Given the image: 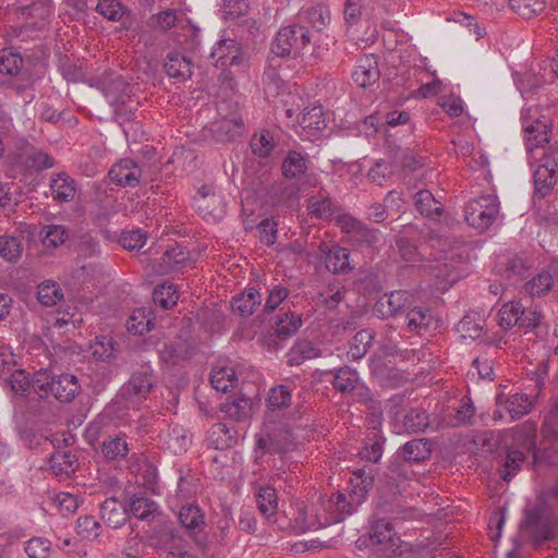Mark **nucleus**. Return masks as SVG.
<instances>
[{"mask_svg":"<svg viewBox=\"0 0 558 558\" xmlns=\"http://www.w3.org/2000/svg\"><path fill=\"white\" fill-rule=\"evenodd\" d=\"M159 356L166 363L178 364L190 356V347L184 341L169 342L159 351Z\"/></svg>","mask_w":558,"mask_h":558,"instance_id":"8fccbe9b","label":"nucleus"},{"mask_svg":"<svg viewBox=\"0 0 558 558\" xmlns=\"http://www.w3.org/2000/svg\"><path fill=\"white\" fill-rule=\"evenodd\" d=\"M23 66V58L19 52L11 49L0 51V73L14 76L17 75Z\"/></svg>","mask_w":558,"mask_h":558,"instance_id":"864d4df0","label":"nucleus"},{"mask_svg":"<svg viewBox=\"0 0 558 558\" xmlns=\"http://www.w3.org/2000/svg\"><path fill=\"white\" fill-rule=\"evenodd\" d=\"M499 215V201L496 195L486 194L471 199L465 206L464 218L466 223L485 232L495 222Z\"/></svg>","mask_w":558,"mask_h":558,"instance_id":"20e7f679","label":"nucleus"},{"mask_svg":"<svg viewBox=\"0 0 558 558\" xmlns=\"http://www.w3.org/2000/svg\"><path fill=\"white\" fill-rule=\"evenodd\" d=\"M548 150L549 153H544V162L534 172L535 192L542 197L546 196L557 182L558 148L549 146Z\"/></svg>","mask_w":558,"mask_h":558,"instance_id":"9d476101","label":"nucleus"},{"mask_svg":"<svg viewBox=\"0 0 558 558\" xmlns=\"http://www.w3.org/2000/svg\"><path fill=\"white\" fill-rule=\"evenodd\" d=\"M302 326V318L300 314L288 311L280 315L276 322L275 331L279 339H288L296 333Z\"/></svg>","mask_w":558,"mask_h":558,"instance_id":"ea45409f","label":"nucleus"},{"mask_svg":"<svg viewBox=\"0 0 558 558\" xmlns=\"http://www.w3.org/2000/svg\"><path fill=\"white\" fill-rule=\"evenodd\" d=\"M142 177L141 168L130 158L114 163L109 170V178L120 186L135 187Z\"/></svg>","mask_w":558,"mask_h":558,"instance_id":"4468645a","label":"nucleus"},{"mask_svg":"<svg viewBox=\"0 0 558 558\" xmlns=\"http://www.w3.org/2000/svg\"><path fill=\"white\" fill-rule=\"evenodd\" d=\"M522 129L541 128L542 130L553 129L551 108L539 106L523 108L521 111Z\"/></svg>","mask_w":558,"mask_h":558,"instance_id":"a211bd4d","label":"nucleus"},{"mask_svg":"<svg viewBox=\"0 0 558 558\" xmlns=\"http://www.w3.org/2000/svg\"><path fill=\"white\" fill-rule=\"evenodd\" d=\"M350 493L355 496L356 500L365 501L368 492L374 486V476L371 470L365 468L353 471L349 482Z\"/></svg>","mask_w":558,"mask_h":558,"instance_id":"2f4dec72","label":"nucleus"},{"mask_svg":"<svg viewBox=\"0 0 558 558\" xmlns=\"http://www.w3.org/2000/svg\"><path fill=\"white\" fill-rule=\"evenodd\" d=\"M24 166L27 169L43 171L54 166L53 158L39 149H32L24 157Z\"/></svg>","mask_w":558,"mask_h":558,"instance_id":"680f3d73","label":"nucleus"},{"mask_svg":"<svg viewBox=\"0 0 558 558\" xmlns=\"http://www.w3.org/2000/svg\"><path fill=\"white\" fill-rule=\"evenodd\" d=\"M23 252L21 241L11 235L0 236V256L9 263H16Z\"/></svg>","mask_w":558,"mask_h":558,"instance_id":"6e6d98bb","label":"nucleus"},{"mask_svg":"<svg viewBox=\"0 0 558 558\" xmlns=\"http://www.w3.org/2000/svg\"><path fill=\"white\" fill-rule=\"evenodd\" d=\"M402 316H404V323L408 330L416 333L427 330L433 319L429 310L415 305L414 301Z\"/></svg>","mask_w":558,"mask_h":558,"instance_id":"a878e982","label":"nucleus"},{"mask_svg":"<svg viewBox=\"0 0 558 558\" xmlns=\"http://www.w3.org/2000/svg\"><path fill=\"white\" fill-rule=\"evenodd\" d=\"M155 386L154 372L149 366H142L132 373L128 383L119 390V397L126 403L136 407L147 399Z\"/></svg>","mask_w":558,"mask_h":558,"instance_id":"0eeeda50","label":"nucleus"},{"mask_svg":"<svg viewBox=\"0 0 558 558\" xmlns=\"http://www.w3.org/2000/svg\"><path fill=\"white\" fill-rule=\"evenodd\" d=\"M428 425L429 416L422 408L411 409L403 417V427L409 434L423 433Z\"/></svg>","mask_w":558,"mask_h":558,"instance_id":"a18cd8bd","label":"nucleus"},{"mask_svg":"<svg viewBox=\"0 0 558 558\" xmlns=\"http://www.w3.org/2000/svg\"><path fill=\"white\" fill-rule=\"evenodd\" d=\"M100 515L111 529H119L129 518L126 506L116 497L107 498L100 506Z\"/></svg>","mask_w":558,"mask_h":558,"instance_id":"f3484780","label":"nucleus"},{"mask_svg":"<svg viewBox=\"0 0 558 558\" xmlns=\"http://www.w3.org/2000/svg\"><path fill=\"white\" fill-rule=\"evenodd\" d=\"M299 23L310 24L315 31L322 32L330 22V12L327 5L317 4L300 11Z\"/></svg>","mask_w":558,"mask_h":558,"instance_id":"c85d7f7f","label":"nucleus"},{"mask_svg":"<svg viewBox=\"0 0 558 558\" xmlns=\"http://www.w3.org/2000/svg\"><path fill=\"white\" fill-rule=\"evenodd\" d=\"M368 537L377 546L376 554L379 558H393L399 555L401 539L393 532L391 522L383 517L372 523Z\"/></svg>","mask_w":558,"mask_h":558,"instance_id":"1a4fd4ad","label":"nucleus"},{"mask_svg":"<svg viewBox=\"0 0 558 558\" xmlns=\"http://www.w3.org/2000/svg\"><path fill=\"white\" fill-rule=\"evenodd\" d=\"M50 191L53 199L58 202H71L76 193L75 181L65 172H60L51 178Z\"/></svg>","mask_w":558,"mask_h":558,"instance_id":"c756f323","label":"nucleus"},{"mask_svg":"<svg viewBox=\"0 0 558 558\" xmlns=\"http://www.w3.org/2000/svg\"><path fill=\"white\" fill-rule=\"evenodd\" d=\"M507 410L513 420L520 418L532 410V402L526 395L514 393L507 399Z\"/></svg>","mask_w":558,"mask_h":558,"instance_id":"69168bd1","label":"nucleus"},{"mask_svg":"<svg viewBox=\"0 0 558 558\" xmlns=\"http://www.w3.org/2000/svg\"><path fill=\"white\" fill-rule=\"evenodd\" d=\"M221 412L236 422L244 421L250 415L251 400L247 398H238L231 402H225L220 405Z\"/></svg>","mask_w":558,"mask_h":558,"instance_id":"603ef678","label":"nucleus"},{"mask_svg":"<svg viewBox=\"0 0 558 558\" xmlns=\"http://www.w3.org/2000/svg\"><path fill=\"white\" fill-rule=\"evenodd\" d=\"M415 206L417 210L430 218L438 219L442 214V207L428 190H421L415 194Z\"/></svg>","mask_w":558,"mask_h":558,"instance_id":"58836bf2","label":"nucleus"},{"mask_svg":"<svg viewBox=\"0 0 558 558\" xmlns=\"http://www.w3.org/2000/svg\"><path fill=\"white\" fill-rule=\"evenodd\" d=\"M181 524L193 534L199 533L205 526L204 513L197 505L187 504L179 511Z\"/></svg>","mask_w":558,"mask_h":558,"instance_id":"72a5a7b5","label":"nucleus"},{"mask_svg":"<svg viewBox=\"0 0 558 558\" xmlns=\"http://www.w3.org/2000/svg\"><path fill=\"white\" fill-rule=\"evenodd\" d=\"M153 300L156 305L163 310L171 308L179 300V295L173 284H159L154 289Z\"/></svg>","mask_w":558,"mask_h":558,"instance_id":"4d7b16f0","label":"nucleus"},{"mask_svg":"<svg viewBox=\"0 0 558 558\" xmlns=\"http://www.w3.org/2000/svg\"><path fill=\"white\" fill-rule=\"evenodd\" d=\"M126 508L128 513L142 521H153L159 514L158 504L143 494H134Z\"/></svg>","mask_w":558,"mask_h":558,"instance_id":"aec40b11","label":"nucleus"},{"mask_svg":"<svg viewBox=\"0 0 558 558\" xmlns=\"http://www.w3.org/2000/svg\"><path fill=\"white\" fill-rule=\"evenodd\" d=\"M178 22V15L174 10H165L157 14H153L148 21L147 25L151 29L166 32L175 26Z\"/></svg>","mask_w":558,"mask_h":558,"instance_id":"0e129e2a","label":"nucleus"},{"mask_svg":"<svg viewBox=\"0 0 558 558\" xmlns=\"http://www.w3.org/2000/svg\"><path fill=\"white\" fill-rule=\"evenodd\" d=\"M344 296V287L340 281L333 280L329 282L326 288L320 291L316 298L315 302L317 305L324 306L328 310L336 308Z\"/></svg>","mask_w":558,"mask_h":558,"instance_id":"4c0bfd02","label":"nucleus"},{"mask_svg":"<svg viewBox=\"0 0 558 558\" xmlns=\"http://www.w3.org/2000/svg\"><path fill=\"white\" fill-rule=\"evenodd\" d=\"M512 442L507 447L521 449L524 453L532 452L534 460H537L536 451V427L534 424H523L511 432Z\"/></svg>","mask_w":558,"mask_h":558,"instance_id":"6ab92c4d","label":"nucleus"},{"mask_svg":"<svg viewBox=\"0 0 558 558\" xmlns=\"http://www.w3.org/2000/svg\"><path fill=\"white\" fill-rule=\"evenodd\" d=\"M189 263V252L180 245H173L165 251L158 264V272L161 275L177 271Z\"/></svg>","mask_w":558,"mask_h":558,"instance_id":"4be33fe9","label":"nucleus"},{"mask_svg":"<svg viewBox=\"0 0 558 558\" xmlns=\"http://www.w3.org/2000/svg\"><path fill=\"white\" fill-rule=\"evenodd\" d=\"M330 373L333 374L332 385L337 391L351 392L356 388L359 375L354 369L345 366Z\"/></svg>","mask_w":558,"mask_h":558,"instance_id":"09e8293b","label":"nucleus"},{"mask_svg":"<svg viewBox=\"0 0 558 558\" xmlns=\"http://www.w3.org/2000/svg\"><path fill=\"white\" fill-rule=\"evenodd\" d=\"M312 41L308 28L301 23L281 27L271 43V52L280 58L296 57Z\"/></svg>","mask_w":558,"mask_h":558,"instance_id":"7ed1b4c3","label":"nucleus"},{"mask_svg":"<svg viewBox=\"0 0 558 558\" xmlns=\"http://www.w3.org/2000/svg\"><path fill=\"white\" fill-rule=\"evenodd\" d=\"M379 77L378 61L374 54H367L357 60L352 73V78L357 86L366 88L377 83Z\"/></svg>","mask_w":558,"mask_h":558,"instance_id":"dca6fc26","label":"nucleus"},{"mask_svg":"<svg viewBox=\"0 0 558 558\" xmlns=\"http://www.w3.org/2000/svg\"><path fill=\"white\" fill-rule=\"evenodd\" d=\"M155 316L150 308H136L126 322V329L133 335H144L153 329Z\"/></svg>","mask_w":558,"mask_h":558,"instance_id":"473e14b6","label":"nucleus"},{"mask_svg":"<svg viewBox=\"0 0 558 558\" xmlns=\"http://www.w3.org/2000/svg\"><path fill=\"white\" fill-rule=\"evenodd\" d=\"M129 451L124 435L108 436L101 442V453L108 461H120L128 456Z\"/></svg>","mask_w":558,"mask_h":558,"instance_id":"f704fd0d","label":"nucleus"},{"mask_svg":"<svg viewBox=\"0 0 558 558\" xmlns=\"http://www.w3.org/2000/svg\"><path fill=\"white\" fill-rule=\"evenodd\" d=\"M163 68L170 77L180 81H185L193 74L191 60L183 53L177 51L167 54Z\"/></svg>","mask_w":558,"mask_h":558,"instance_id":"b1692460","label":"nucleus"},{"mask_svg":"<svg viewBox=\"0 0 558 558\" xmlns=\"http://www.w3.org/2000/svg\"><path fill=\"white\" fill-rule=\"evenodd\" d=\"M384 438L375 435L367 438L359 454L361 459L369 462H378L383 454Z\"/></svg>","mask_w":558,"mask_h":558,"instance_id":"774afa93","label":"nucleus"},{"mask_svg":"<svg viewBox=\"0 0 558 558\" xmlns=\"http://www.w3.org/2000/svg\"><path fill=\"white\" fill-rule=\"evenodd\" d=\"M40 241L45 247L57 248L69 238V230L64 226H44L39 232Z\"/></svg>","mask_w":558,"mask_h":558,"instance_id":"c03bdc74","label":"nucleus"},{"mask_svg":"<svg viewBox=\"0 0 558 558\" xmlns=\"http://www.w3.org/2000/svg\"><path fill=\"white\" fill-rule=\"evenodd\" d=\"M519 314H522V304L520 302L510 301L504 304L498 312L499 326L504 329L517 326Z\"/></svg>","mask_w":558,"mask_h":558,"instance_id":"bf43d9fd","label":"nucleus"},{"mask_svg":"<svg viewBox=\"0 0 558 558\" xmlns=\"http://www.w3.org/2000/svg\"><path fill=\"white\" fill-rule=\"evenodd\" d=\"M525 146L527 151L532 153L536 148H545V145L549 143L553 129L542 130L541 128L523 129Z\"/></svg>","mask_w":558,"mask_h":558,"instance_id":"052dcab7","label":"nucleus"},{"mask_svg":"<svg viewBox=\"0 0 558 558\" xmlns=\"http://www.w3.org/2000/svg\"><path fill=\"white\" fill-rule=\"evenodd\" d=\"M430 442L426 438L412 439L401 448L402 459L407 462H421L430 456Z\"/></svg>","mask_w":558,"mask_h":558,"instance_id":"c9c22d12","label":"nucleus"},{"mask_svg":"<svg viewBox=\"0 0 558 558\" xmlns=\"http://www.w3.org/2000/svg\"><path fill=\"white\" fill-rule=\"evenodd\" d=\"M556 519L545 501H538L525 508L520 532L527 539L539 545L554 537Z\"/></svg>","mask_w":558,"mask_h":558,"instance_id":"f257e3e1","label":"nucleus"},{"mask_svg":"<svg viewBox=\"0 0 558 558\" xmlns=\"http://www.w3.org/2000/svg\"><path fill=\"white\" fill-rule=\"evenodd\" d=\"M49 465L56 475L70 477L78 465L77 457L70 450L53 452L49 459Z\"/></svg>","mask_w":558,"mask_h":558,"instance_id":"cd10ccee","label":"nucleus"},{"mask_svg":"<svg viewBox=\"0 0 558 558\" xmlns=\"http://www.w3.org/2000/svg\"><path fill=\"white\" fill-rule=\"evenodd\" d=\"M412 302L413 298L409 292L392 291L376 302L374 312L380 318L402 316Z\"/></svg>","mask_w":558,"mask_h":558,"instance_id":"ddd939ff","label":"nucleus"},{"mask_svg":"<svg viewBox=\"0 0 558 558\" xmlns=\"http://www.w3.org/2000/svg\"><path fill=\"white\" fill-rule=\"evenodd\" d=\"M33 389L40 398L53 396L60 402H71L80 391L76 376L71 374L52 375L48 371L35 373Z\"/></svg>","mask_w":558,"mask_h":558,"instance_id":"f03ea898","label":"nucleus"},{"mask_svg":"<svg viewBox=\"0 0 558 558\" xmlns=\"http://www.w3.org/2000/svg\"><path fill=\"white\" fill-rule=\"evenodd\" d=\"M515 83L522 96H530L537 92L544 84V78L531 72L518 75Z\"/></svg>","mask_w":558,"mask_h":558,"instance_id":"338daca9","label":"nucleus"},{"mask_svg":"<svg viewBox=\"0 0 558 558\" xmlns=\"http://www.w3.org/2000/svg\"><path fill=\"white\" fill-rule=\"evenodd\" d=\"M554 287V277L549 271L543 270L525 283V291L531 296L546 295Z\"/></svg>","mask_w":558,"mask_h":558,"instance_id":"3c124183","label":"nucleus"},{"mask_svg":"<svg viewBox=\"0 0 558 558\" xmlns=\"http://www.w3.org/2000/svg\"><path fill=\"white\" fill-rule=\"evenodd\" d=\"M506 456L500 461V476L504 481L510 482L525 461V453L518 448L505 446Z\"/></svg>","mask_w":558,"mask_h":558,"instance_id":"7c9ffc66","label":"nucleus"},{"mask_svg":"<svg viewBox=\"0 0 558 558\" xmlns=\"http://www.w3.org/2000/svg\"><path fill=\"white\" fill-rule=\"evenodd\" d=\"M243 129L244 122L240 117L223 118L211 125V132L219 142H228L241 136Z\"/></svg>","mask_w":558,"mask_h":558,"instance_id":"393cba45","label":"nucleus"},{"mask_svg":"<svg viewBox=\"0 0 558 558\" xmlns=\"http://www.w3.org/2000/svg\"><path fill=\"white\" fill-rule=\"evenodd\" d=\"M299 123L301 128L311 134L322 131L327 126L325 113L322 106H314L304 108L302 111Z\"/></svg>","mask_w":558,"mask_h":558,"instance_id":"e433bc0d","label":"nucleus"},{"mask_svg":"<svg viewBox=\"0 0 558 558\" xmlns=\"http://www.w3.org/2000/svg\"><path fill=\"white\" fill-rule=\"evenodd\" d=\"M542 435L546 439L558 438V397L553 399L544 416Z\"/></svg>","mask_w":558,"mask_h":558,"instance_id":"5fc2aeb1","label":"nucleus"},{"mask_svg":"<svg viewBox=\"0 0 558 558\" xmlns=\"http://www.w3.org/2000/svg\"><path fill=\"white\" fill-rule=\"evenodd\" d=\"M208 447L225 450L236 442L235 432H232L225 423L214 424L207 433Z\"/></svg>","mask_w":558,"mask_h":558,"instance_id":"bb28decb","label":"nucleus"},{"mask_svg":"<svg viewBox=\"0 0 558 558\" xmlns=\"http://www.w3.org/2000/svg\"><path fill=\"white\" fill-rule=\"evenodd\" d=\"M252 153L259 158H267L275 148V138L270 131L260 130L255 132L250 142Z\"/></svg>","mask_w":558,"mask_h":558,"instance_id":"79ce46f5","label":"nucleus"},{"mask_svg":"<svg viewBox=\"0 0 558 558\" xmlns=\"http://www.w3.org/2000/svg\"><path fill=\"white\" fill-rule=\"evenodd\" d=\"M405 462L407 461L403 459H395L385 472L384 482L380 486H389L396 489V485H398V489H400L401 483H403L409 475Z\"/></svg>","mask_w":558,"mask_h":558,"instance_id":"49530a36","label":"nucleus"},{"mask_svg":"<svg viewBox=\"0 0 558 558\" xmlns=\"http://www.w3.org/2000/svg\"><path fill=\"white\" fill-rule=\"evenodd\" d=\"M238 376L232 367L214 366L210 373L211 386L217 391L226 392L238 384Z\"/></svg>","mask_w":558,"mask_h":558,"instance_id":"a19ab883","label":"nucleus"},{"mask_svg":"<svg viewBox=\"0 0 558 558\" xmlns=\"http://www.w3.org/2000/svg\"><path fill=\"white\" fill-rule=\"evenodd\" d=\"M376 515L383 517L389 522L412 517V509L407 507L398 485H396V489L389 486H380L378 488Z\"/></svg>","mask_w":558,"mask_h":558,"instance_id":"6e6552de","label":"nucleus"},{"mask_svg":"<svg viewBox=\"0 0 558 558\" xmlns=\"http://www.w3.org/2000/svg\"><path fill=\"white\" fill-rule=\"evenodd\" d=\"M329 507L335 510V521H343L347 517L351 515L363 504L356 500L355 496L349 493L337 492L333 493L329 500Z\"/></svg>","mask_w":558,"mask_h":558,"instance_id":"5701e85b","label":"nucleus"},{"mask_svg":"<svg viewBox=\"0 0 558 558\" xmlns=\"http://www.w3.org/2000/svg\"><path fill=\"white\" fill-rule=\"evenodd\" d=\"M108 102L114 108L117 120H129L140 101L132 95V87L123 78L116 77L102 88Z\"/></svg>","mask_w":558,"mask_h":558,"instance_id":"39448f33","label":"nucleus"},{"mask_svg":"<svg viewBox=\"0 0 558 558\" xmlns=\"http://www.w3.org/2000/svg\"><path fill=\"white\" fill-rule=\"evenodd\" d=\"M319 252L324 255V264L330 272L347 274L352 269L348 248L338 245L329 247L326 243H320Z\"/></svg>","mask_w":558,"mask_h":558,"instance_id":"2eb2a0df","label":"nucleus"},{"mask_svg":"<svg viewBox=\"0 0 558 558\" xmlns=\"http://www.w3.org/2000/svg\"><path fill=\"white\" fill-rule=\"evenodd\" d=\"M307 209L318 219H328L333 215L336 206L327 193L318 192L308 199Z\"/></svg>","mask_w":558,"mask_h":558,"instance_id":"37998d69","label":"nucleus"},{"mask_svg":"<svg viewBox=\"0 0 558 558\" xmlns=\"http://www.w3.org/2000/svg\"><path fill=\"white\" fill-rule=\"evenodd\" d=\"M373 339L374 335L371 330L362 329L357 331L350 341V349L348 351V355L352 360L362 359L371 348Z\"/></svg>","mask_w":558,"mask_h":558,"instance_id":"de8ad7c7","label":"nucleus"},{"mask_svg":"<svg viewBox=\"0 0 558 558\" xmlns=\"http://www.w3.org/2000/svg\"><path fill=\"white\" fill-rule=\"evenodd\" d=\"M157 546L172 557L182 558L186 555L187 542L180 529L173 523H165L155 534Z\"/></svg>","mask_w":558,"mask_h":558,"instance_id":"9b49d317","label":"nucleus"},{"mask_svg":"<svg viewBox=\"0 0 558 558\" xmlns=\"http://www.w3.org/2000/svg\"><path fill=\"white\" fill-rule=\"evenodd\" d=\"M256 502L264 515L269 517L274 514L277 509L276 489L271 486L260 487L256 496Z\"/></svg>","mask_w":558,"mask_h":558,"instance_id":"e2e57ef3","label":"nucleus"},{"mask_svg":"<svg viewBox=\"0 0 558 558\" xmlns=\"http://www.w3.org/2000/svg\"><path fill=\"white\" fill-rule=\"evenodd\" d=\"M210 58L216 59V66L222 69L245 66L242 46L235 39L223 38L219 40L214 47Z\"/></svg>","mask_w":558,"mask_h":558,"instance_id":"f8f14e48","label":"nucleus"},{"mask_svg":"<svg viewBox=\"0 0 558 558\" xmlns=\"http://www.w3.org/2000/svg\"><path fill=\"white\" fill-rule=\"evenodd\" d=\"M262 304V294L251 287L231 300L232 312L241 317L253 315L255 308Z\"/></svg>","mask_w":558,"mask_h":558,"instance_id":"412c9836","label":"nucleus"},{"mask_svg":"<svg viewBox=\"0 0 558 558\" xmlns=\"http://www.w3.org/2000/svg\"><path fill=\"white\" fill-rule=\"evenodd\" d=\"M282 174L288 180H293L300 187L316 186L317 175L311 169V161L306 153L289 150L282 160Z\"/></svg>","mask_w":558,"mask_h":558,"instance_id":"423d86ee","label":"nucleus"},{"mask_svg":"<svg viewBox=\"0 0 558 558\" xmlns=\"http://www.w3.org/2000/svg\"><path fill=\"white\" fill-rule=\"evenodd\" d=\"M509 5L513 12L524 19H531L545 9L544 0H509Z\"/></svg>","mask_w":558,"mask_h":558,"instance_id":"13d9d810","label":"nucleus"}]
</instances>
